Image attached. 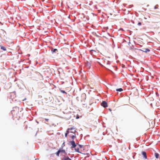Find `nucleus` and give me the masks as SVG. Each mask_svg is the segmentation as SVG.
<instances>
[{
	"mask_svg": "<svg viewBox=\"0 0 160 160\" xmlns=\"http://www.w3.org/2000/svg\"><path fill=\"white\" fill-rule=\"evenodd\" d=\"M75 128L73 127L69 128L67 129V130H69V133L70 134L69 135V136L70 137L72 138V139H73L76 135L75 133L76 132Z\"/></svg>",
	"mask_w": 160,
	"mask_h": 160,
	"instance_id": "obj_1",
	"label": "nucleus"
},
{
	"mask_svg": "<svg viewBox=\"0 0 160 160\" xmlns=\"http://www.w3.org/2000/svg\"><path fill=\"white\" fill-rule=\"evenodd\" d=\"M12 113L13 114H17L19 113V108H15V109H13L12 111Z\"/></svg>",
	"mask_w": 160,
	"mask_h": 160,
	"instance_id": "obj_2",
	"label": "nucleus"
},
{
	"mask_svg": "<svg viewBox=\"0 0 160 160\" xmlns=\"http://www.w3.org/2000/svg\"><path fill=\"white\" fill-rule=\"evenodd\" d=\"M70 143L71 144L72 146L71 147V148H75L76 146V144L75 143L74 141H73V139H72V141H70Z\"/></svg>",
	"mask_w": 160,
	"mask_h": 160,
	"instance_id": "obj_3",
	"label": "nucleus"
},
{
	"mask_svg": "<svg viewBox=\"0 0 160 160\" xmlns=\"http://www.w3.org/2000/svg\"><path fill=\"white\" fill-rule=\"evenodd\" d=\"M101 105L104 108H106L108 107L107 104V102L105 101H103L101 103Z\"/></svg>",
	"mask_w": 160,
	"mask_h": 160,
	"instance_id": "obj_4",
	"label": "nucleus"
},
{
	"mask_svg": "<svg viewBox=\"0 0 160 160\" xmlns=\"http://www.w3.org/2000/svg\"><path fill=\"white\" fill-rule=\"evenodd\" d=\"M0 47L1 48V49L3 51H6L7 50L6 48L4 46L0 45Z\"/></svg>",
	"mask_w": 160,
	"mask_h": 160,
	"instance_id": "obj_5",
	"label": "nucleus"
},
{
	"mask_svg": "<svg viewBox=\"0 0 160 160\" xmlns=\"http://www.w3.org/2000/svg\"><path fill=\"white\" fill-rule=\"evenodd\" d=\"M142 155H143V157L145 158L146 159L147 158L146 153L145 152H142Z\"/></svg>",
	"mask_w": 160,
	"mask_h": 160,
	"instance_id": "obj_6",
	"label": "nucleus"
},
{
	"mask_svg": "<svg viewBox=\"0 0 160 160\" xmlns=\"http://www.w3.org/2000/svg\"><path fill=\"white\" fill-rule=\"evenodd\" d=\"M142 51L144 52H147L150 51V50L148 48L143 49Z\"/></svg>",
	"mask_w": 160,
	"mask_h": 160,
	"instance_id": "obj_7",
	"label": "nucleus"
},
{
	"mask_svg": "<svg viewBox=\"0 0 160 160\" xmlns=\"http://www.w3.org/2000/svg\"><path fill=\"white\" fill-rule=\"evenodd\" d=\"M155 156L156 158H159V155L157 153H155Z\"/></svg>",
	"mask_w": 160,
	"mask_h": 160,
	"instance_id": "obj_8",
	"label": "nucleus"
},
{
	"mask_svg": "<svg viewBox=\"0 0 160 160\" xmlns=\"http://www.w3.org/2000/svg\"><path fill=\"white\" fill-rule=\"evenodd\" d=\"M69 130H67V131H66V132L65 134V137H67V135L68 134V135L69 134H70L69 133Z\"/></svg>",
	"mask_w": 160,
	"mask_h": 160,
	"instance_id": "obj_9",
	"label": "nucleus"
},
{
	"mask_svg": "<svg viewBox=\"0 0 160 160\" xmlns=\"http://www.w3.org/2000/svg\"><path fill=\"white\" fill-rule=\"evenodd\" d=\"M122 90H123L122 88H119L118 89H116V91L118 92H120L122 91Z\"/></svg>",
	"mask_w": 160,
	"mask_h": 160,
	"instance_id": "obj_10",
	"label": "nucleus"
},
{
	"mask_svg": "<svg viewBox=\"0 0 160 160\" xmlns=\"http://www.w3.org/2000/svg\"><path fill=\"white\" fill-rule=\"evenodd\" d=\"M60 91V92L63 93H65L67 94V93L66 92L64 91L61 90V89H59Z\"/></svg>",
	"mask_w": 160,
	"mask_h": 160,
	"instance_id": "obj_11",
	"label": "nucleus"
},
{
	"mask_svg": "<svg viewBox=\"0 0 160 160\" xmlns=\"http://www.w3.org/2000/svg\"><path fill=\"white\" fill-rule=\"evenodd\" d=\"M75 150L77 152H79L80 153H82L81 152L79 151V149L78 148H75Z\"/></svg>",
	"mask_w": 160,
	"mask_h": 160,
	"instance_id": "obj_12",
	"label": "nucleus"
},
{
	"mask_svg": "<svg viewBox=\"0 0 160 160\" xmlns=\"http://www.w3.org/2000/svg\"><path fill=\"white\" fill-rule=\"evenodd\" d=\"M64 160H71V159L68 157L65 158L63 159Z\"/></svg>",
	"mask_w": 160,
	"mask_h": 160,
	"instance_id": "obj_13",
	"label": "nucleus"
},
{
	"mask_svg": "<svg viewBox=\"0 0 160 160\" xmlns=\"http://www.w3.org/2000/svg\"><path fill=\"white\" fill-rule=\"evenodd\" d=\"M60 152V151H58L56 153V155L58 156H59V153Z\"/></svg>",
	"mask_w": 160,
	"mask_h": 160,
	"instance_id": "obj_14",
	"label": "nucleus"
},
{
	"mask_svg": "<svg viewBox=\"0 0 160 160\" xmlns=\"http://www.w3.org/2000/svg\"><path fill=\"white\" fill-rule=\"evenodd\" d=\"M59 151H60V152H65V150H64L59 149Z\"/></svg>",
	"mask_w": 160,
	"mask_h": 160,
	"instance_id": "obj_15",
	"label": "nucleus"
},
{
	"mask_svg": "<svg viewBox=\"0 0 160 160\" xmlns=\"http://www.w3.org/2000/svg\"><path fill=\"white\" fill-rule=\"evenodd\" d=\"M56 51H57V49H54L52 50L53 52H55Z\"/></svg>",
	"mask_w": 160,
	"mask_h": 160,
	"instance_id": "obj_16",
	"label": "nucleus"
},
{
	"mask_svg": "<svg viewBox=\"0 0 160 160\" xmlns=\"http://www.w3.org/2000/svg\"><path fill=\"white\" fill-rule=\"evenodd\" d=\"M158 8V5H155L154 7L155 9Z\"/></svg>",
	"mask_w": 160,
	"mask_h": 160,
	"instance_id": "obj_17",
	"label": "nucleus"
},
{
	"mask_svg": "<svg viewBox=\"0 0 160 160\" xmlns=\"http://www.w3.org/2000/svg\"><path fill=\"white\" fill-rule=\"evenodd\" d=\"M138 25L139 26H140L141 25V22H138Z\"/></svg>",
	"mask_w": 160,
	"mask_h": 160,
	"instance_id": "obj_18",
	"label": "nucleus"
},
{
	"mask_svg": "<svg viewBox=\"0 0 160 160\" xmlns=\"http://www.w3.org/2000/svg\"><path fill=\"white\" fill-rule=\"evenodd\" d=\"M79 146L80 148H81L82 147V146L81 145H79Z\"/></svg>",
	"mask_w": 160,
	"mask_h": 160,
	"instance_id": "obj_19",
	"label": "nucleus"
},
{
	"mask_svg": "<svg viewBox=\"0 0 160 160\" xmlns=\"http://www.w3.org/2000/svg\"><path fill=\"white\" fill-rule=\"evenodd\" d=\"M45 120L46 121H48V119H47V118H45Z\"/></svg>",
	"mask_w": 160,
	"mask_h": 160,
	"instance_id": "obj_20",
	"label": "nucleus"
},
{
	"mask_svg": "<svg viewBox=\"0 0 160 160\" xmlns=\"http://www.w3.org/2000/svg\"><path fill=\"white\" fill-rule=\"evenodd\" d=\"M62 160H64V159H62Z\"/></svg>",
	"mask_w": 160,
	"mask_h": 160,
	"instance_id": "obj_21",
	"label": "nucleus"
}]
</instances>
